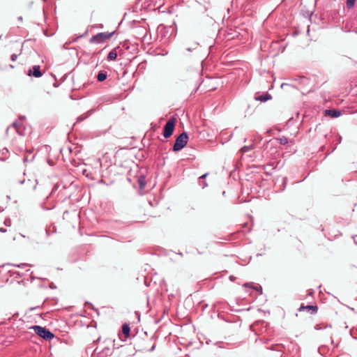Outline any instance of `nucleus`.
Returning <instances> with one entry per match:
<instances>
[{"mask_svg": "<svg viewBox=\"0 0 357 357\" xmlns=\"http://www.w3.org/2000/svg\"><path fill=\"white\" fill-rule=\"evenodd\" d=\"M356 0H347L346 5L348 8H351L354 6Z\"/></svg>", "mask_w": 357, "mask_h": 357, "instance_id": "13", "label": "nucleus"}, {"mask_svg": "<svg viewBox=\"0 0 357 357\" xmlns=\"http://www.w3.org/2000/svg\"><path fill=\"white\" fill-rule=\"evenodd\" d=\"M271 98V96L269 94L262 95L257 98V100L260 101H266Z\"/></svg>", "mask_w": 357, "mask_h": 357, "instance_id": "11", "label": "nucleus"}, {"mask_svg": "<svg viewBox=\"0 0 357 357\" xmlns=\"http://www.w3.org/2000/svg\"><path fill=\"white\" fill-rule=\"evenodd\" d=\"M16 59H17V55H16V54H13V55L11 56V59H12L13 61H15V60H16Z\"/></svg>", "mask_w": 357, "mask_h": 357, "instance_id": "15", "label": "nucleus"}, {"mask_svg": "<svg viewBox=\"0 0 357 357\" xmlns=\"http://www.w3.org/2000/svg\"><path fill=\"white\" fill-rule=\"evenodd\" d=\"M138 183H139V188L141 189H143L144 188L145 185H146V181H145V178L143 177V176H140L138 179Z\"/></svg>", "mask_w": 357, "mask_h": 357, "instance_id": "10", "label": "nucleus"}, {"mask_svg": "<svg viewBox=\"0 0 357 357\" xmlns=\"http://www.w3.org/2000/svg\"><path fill=\"white\" fill-rule=\"evenodd\" d=\"M113 33H114L113 32H112V33H105V32L99 33L96 34V36H93L90 39V42L94 43H101L104 42L105 40L109 39L112 36Z\"/></svg>", "mask_w": 357, "mask_h": 357, "instance_id": "4", "label": "nucleus"}, {"mask_svg": "<svg viewBox=\"0 0 357 357\" xmlns=\"http://www.w3.org/2000/svg\"><path fill=\"white\" fill-rule=\"evenodd\" d=\"M207 175H208V174H204L202 176H200V178H205Z\"/></svg>", "mask_w": 357, "mask_h": 357, "instance_id": "16", "label": "nucleus"}, {"mask_svg": "<svg viewBox=\"0 0 357 357\" xmlns=\"http://www.w3.org/2000/svg\"><path fill=\"white\" fill-rule=\"evenodd\" d=\"M27 75L29 76H34L35 77H40L42 76L40 68L39 66H33L32 69H29Z\"/></svg>", "mask_w": 357, "mask_h": 357, "instance_id": "5", "label": "nucleus"}, {"mask_svg": "<svg viewBox=\"0 0 357 357\" xmlns=\"http://www.w3.org/2000/svg\"><path fill=\"white\" fill-rule=\"evenodd\" d=\"M40 337L45 340H51L54 337V334L49 330L40 326H33L31 328Z\"/></svg>", "mask_w": 357, "mask_h": 357, "instance_id": "2", "label": "nucleus"}, {"mask_svg": "<svg viewBox=\"0 0 357 357\" xmlns=\"http://www.w3.org/2000/svg\"><path fill=\"white\" fill-rule=\"evenodd\" d=\"M325 114L331 117H339L341 115V112L336 109H326Z\"/></svg>", "mask_w": 357, "mask_h": 357, "instance_id": "7", "label": "nucleus"}, {"mask_svg": "<svg viewBox=\"0 0 357 357\" xmlns=\"http://www.w3.org/2000/svg\"><path fill=\"white\" fill-rule=\"evenodd\" d=\"M278 140L280 142L281 144H287L288 143V139L285 137H281L278 139Z\"/></svg>", "mask_w": 357, "mask_h": 357, "instance_id": "14", "label": "nucleus"}, {"mask_svg": "<svg viewBox=\"0 0 357 357\" xmlns=\"http://www.w3.org/2000/svg\"><path fill=\"white\" fill-rule=\"evenodd\" d=\"M176 123V119L174 117L171 118L167 122L163 130V136L165 138H169L172 135L175 128Z\"/></svg>", "mask_w": 357, "mask_h": 357, "instance_id": "3", "label": "nucleus"}, {"mask_svg": "<svg viewBox=\"0 0 357 357\" xmlns=\"http://www.w3.org/2000/svg\"><path fill=\"white\" fill-rule=\"evenodd\" d=\"M107 78V75L103 73H99L97 75V79L99 82H102Z\"/></svg>", "mask_w": 357, "mask_h": 357, "instance_id": "12", "label": "nucleus"}, {"mask_svg": "<svg viewBox=\"0 0 357 357\" xmlns=\"http://www.w3.org/2000/svg\"><path fill=\"white\" fill-rule=\"evenodd\" d=\"M117 57V52L116 50H112L108 54L109 60H115Z\"/></svg>", "mask_w": 357, "mask_h": 357, "instance_id": "9", "label": "nucleus"}, {"mask_svg": "<svg viewBox=\"0 0 357 357\" xmlns=\"http://www.w3.org/2000/svg\"><path fill=\"white\" fill-rule=\"evenodd\" d=\"M188 141V136L186 132H183L177 137L173 146V151L177 152L185 147Z\"/></svg>", "mask_w": 357, "mask_h": 357, "instance_id": "1", "label": "nucleus"}, {"mask_svg": "<svg viewBox=\"0 0 357 357\" xmlns=\"http://www.w3.org/2000/svg\"><path fill=\"white\" fill-rule=\"evenodd\" d=\"M303 310H307L311 314H315L317 312L318 307L317 305H307V306L301 305V307L299 308V311H303Z\"/></svg>", "mask_w": 357, "mask_h": 357, "instance_id": "6", "label": "nucleus"}, {"mask_svg": "<svg viewBox=\"0 0 357 357\" xmlns=\"http://www.w3.org/2000/svg\"><path fill=\"white\" fill-rule=\"evenodd\" d=\"M284 86H289V84H288L283 83V84H282V86H282V87H283Z\"/></svg>", "mask_w": 357, "mask_h": 357, "instance_id": "17", "label": "nucleus"}, {"mask_svg": "<svg viewBox=\"0 0 357 357\" xmlns=\"http://www.w3.org/2000/svg\"><path fill=\"white\" fill-rule=\"evenodd\" d=\"M130 326L125 324L122 326V333L126 336V337H128L130 335Z\"/></svg>", "mask_w": 357, "mask_h": 357, "instance_id": "8", "label": "nucleus"}]
</instances>
